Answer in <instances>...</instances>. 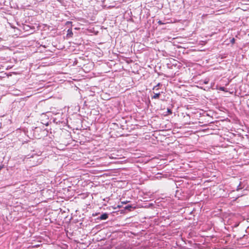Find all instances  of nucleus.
Here are the masks:
<instances>
[{"instance_id": "423d86ee", "label": "nucleus", "mask_w": 249, "mask_h": 249, "mask_svg": "<svg viewBox=\"0 0 249 249\" xmlns=\"http://www.w3.org/2000/svg\"><path fill=\"white\" fill-rule=\"evenodd\" d=\"M209 82V79L208 78H206L204 81H203V83L204 84H208Z\"/></svg>"}, {"instance_id": "4468645a", "label": "nucleus", "mask_w": 249, "mask_h": 249, "mask_svg": "<svg viewBox=\"0 0 249 249\" xmlns=\"http://www.w3.org/2000/svg\"><path fill=\"white\" fill-rule=\"evenodd\" d=\"M70 22L69 21H67V24L70 23Z\"/></svg>"}, {"instance_id": "f03ea898", "label": "nucleus", "mask_w": 249, "mask_h": 249, "mask_svg": "<svg viewBox=\"0 0 249 249\" xmlns=\"http://www.w3.org/2000/svg\"><path fill=\"white\" fill-rule=\"evenodd\" d=\"M108 217V214L107 213H104L102 214L99 217L97 218V219L101 220H106Z\"/></svg>"}, {"instance_id": "1a4fd4ad", "label": "nucleus", "mask_w": 249, "mask_h": 249, "mask_svg": "<svg viewBox=\"0 0 249 249\" xmlns=\"http://www.w3.org/2000/svg\"><path fill=\"white\" fill-rule=\"evenodd\" d=\"M131 208V206H129V205L126 206L125 207V209H128Z\"/></svg>"}, {"instance_id": "f257e3e1", "label": "nucleus", "mask_w": 249, "mask_h": 249, "mask_svg": "<svg viewBox=\"0 0 249 249\" xmlns=\"http://www.w3.org/2000/svg\"><path fill=\"white\" fill-rule=\"evenodd\" d=\"M38 157H39V155H36V154L35 155H32L31 156H29V155H28L27 156H26V157L24 159V160H26V161H27L28 159L32 158V159H34L33 161L35 162L32 164V165L36 166V165H37L38 164H40L42 161V159L38 158Z\"/></svg>"}, {"instance_id": "0eeeda50", "label": "nucleus", "mask_w": 249, "mask_h": 249, "mask_svg": "<svg viewBox=\"0 0 249 249\" xmlns=\"http://www.w3.org/2000/svg\"><path fill=\"white\" fill-rule=\"evenodd\" d=\"M231 42L232 44L234 43V42H235V39H234V38H232L231 40Z\"/></svg>"}, {"instance_id": "f8f14e48", "label": "nucleus", "mask_w": 249, "mask_h": 249, "mask_svg": "<svg viewBox=\"0 0 249 249\" xmlns=\"http://www.w3.org/2000/svg\"><path fill=\"white\" fill-rule=\"evenodd\" d=\"M168 112L169 113H172V111L170 109H168Z\"/></svg>"}, {"instance_id": "7ed1b4c3", "label": "nucleus", "mask_w": 249, "mask_h": 249, "mask_svg": "<svg viewBox=\"0 0 249 249\" xmlns=\"http://www.w3.org/2000/svg\"><path fill=\"white\" fill-rule=\"evenodd\" d=\"M162 93H163V92H159L157 93L154 92V95L152 96V99H158Z\"/></svg>"}, {"instance_id": "9b49d317", "label": "nucleus", "mask_w": 249, "mask_h": 249, "mask_svg": "<svg viewBox=\"0 0 249 249\" xmlns=\"http://www.w3.org/2000/svg\"><path fill=\"white\" fill-rule=\"evenodd\" d=\"M241 189V187H240V185L239 184L238 186H237V190H239Z\"/></svg>"}, {"instance_id": "ddd939ff", "label": "nucleus", "mask_w": 249, "mask_h": 249, "mask_svg": "<svg viewBox=\"0 0 249 249\" xmlns=\"http://www.w3.org/2000/svg\"><path fill=\"white\" fill-rule=\"evenodd\" d=\"M2 167L0 166V170L2 169Z\"/></svg>"}, {"instance_id": "20e7f679", "label": "nucleus", "mask_w": 249, "mask_h": 249, "mask_svg": "<svg viewBox=\"0 0 249 249\" xmlns=\"http://www.w3.org/2000/svg\"><path fill=\"white\" fill-rule=\"evenodd\" d=\"M72 35H73V33L72 32L71 29H69L67 30V37H68V38L71 37L72 36Z\"/></svg>"}, {"instance_id": "39448f33", "label": "nucleus", "mask_w": 249, "mask_h": 249, "mask_svg": "<svg viewBox=\"0 0 249 249\" xmlns=\"http://www.w3.org/2000/svg\"><path fill=\"white\" fill-rule=\"evenodd\" d=\"M161 85L160 83H158L156 86H154L153 89L155 90H158L159 89V87Z\"/></svg>"}, {"instance_id": "9d476101", "label": "nucleus", "mask_w": 249, "mask_h": 249, "mask_svg": "<svg viewBox=\"0 0 249 249\" xmlns=\"http://www.w3.org/2000/svg\"><path fill=\"white\" fill-rule=\"evenodd\" d=\"M224 89H225V88L224 87H220V89L222 91H224Z\"/></svg>"}, {"instance_id": "6e6552de", "label": "nucleus", "mask_w": 249, "mask_h": 249, "mask_svg": "<svg viewBox=\"0 0 249 249\" xmlns=\"http://www.w3.org/2000/svg\"><path fill=\"white\" fill-rule=\"evenodd\" d=\"M158 24L159 25H162L164 23L161 21V20H159L158 22Z\"/></svg>"}]
</instances>
